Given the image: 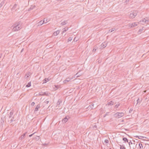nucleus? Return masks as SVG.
Listing matches in <instances>:
<instances>
[{
  "instance_id": "nucleus-13",
  "label": "nucleus",
  "mask_w": 149,
  "mask_h": 149,
  "mask_svg": "<svg viewBox=\"0 0 149 149\" xmlns=\"http://www.w3.org/2000/svg\"><path fill=\"white\" fill-rule=\"evenodd\" d=\"M67 23V21L65 20L62 22L61 23V25H64Z\"/></svg>"
},
{
  "instance_id": "nucleus-45",
  "label": "nucleus",
  "mask_w": 149,
  "mask_h": 149,
  "mask_svg": "<svg viewBox=\"0 0 149 149\" xmlns=\"http://www.w3.org/2000/svg\"><path fill=\"white\" fill-rule=\"evenodd\" d=\"M146 19H146V22H149V18H148L147 17L146 18Z\"/></svg>"
},
{
  "instance_id": "nucleus-23",
  "label": "nucleus",
  "mask_w": 149,
  "mask_h": 149,
  "mask_svg": "<svg viewBox=\"0 0 149 149\" xmlns=\"http://www.w3.org/2000/svg\"><path fill=\"white\" fill-rule=\"evenodd\" d=\"M68 29V27H65V28L63 29V32L64 33L66 31H67Z\"/></svg>"
},
{
  "instance_id": "nucleus-7",
  "label": "nucleus",
  "mask_w": 149,
  "mask_h": 149,
  "mask_svg": "<svg viewBox=\"0 0 149 149\" xmlns=\"http://www.w3.org/2000/svg\"><path fill=\"white\" fill-rule=\"evenodd\" d=\"M41 107L40 104H38L36 106V107L35 109L34 110V112H36L38 111V109Z\"/></svg>"
},
{
  "instance_id": "nucleus-18",
  "label": "nucleus",
  "mask_w": 149,
  "mask_h": 149,
  "mask_svg": "<svg viewBox=\"0 0 149 149\" xmlns=\"http://www.w3.org/2000/svg\"><path fill=\"white\" fill-rule=\"evenodd\" d=\"M131 25H132V26H131L132 27H135V26H137V24L136 23L134 22V23L132 24Z\"/></svg>"
},
{
  "instance_id": "nucleus-20",
  "label": "nucleus",
  "mask_w": 149,
  "mask_h": 149,
  "mask_svg": "<svg viewBox=\"0 0 149 149\" xmlns=\"http://www.w3.org/2000/svg\"><path fill=\"white\" fill-rule=\"evenodd\" d=\"M113 104V102L112 101H111L108 103V104L109 106L112 105Z\"/></svg>"
},
{
  "instance_id": "nucleus-1",
  "label": "nucleus",
  "mask_w": 149,
  "mask_h": 149,
  "mask_svg": "<svg viewBox=\"0 0 149 149\" xmlns=\"http://www.w3.org/2000/svg\"><path fill=\"white\" fill-rule=\"evenodd\" d=\"M13 26L12 29L13 31H17L20 30L21 29V26H20V24L19 22H17L15 23L14 24L13 26H12L11 27Z\"/></svg>"
},
{
  "instance_id": "nucleus-21",
  "label": "nucleus",
  "mask_w": 149,
  "mask_h": 149,
  "mask_svg": "<svg viewBox=\"0 0 149 149\" xmlns=\"http://www.w3.org/2000/svg\"><path fill=\"white\" fill-rule=\"evenodd\" d=\"M116 30L115 28H113L109 30V32H111Z\"/></svg>"
},
{
  "instance_id": "nucleus-46",
  "label": "nucleus",
  "mask_w": 149,
  "mask_h": 149,
  "mask_svg": "<svg viewBox=\"0 0 149 149\" xmlns=\"http://www.w3.org/2000/svg\"><path fill=\"white\" fill-rule=\"evenodd\" d=\"M109 113V112H108V113H106V114L104 115V116H103V117H105L106 116H107V114L108 113Z\"/></svg>"
},
{
  "instance_id": "nucleus-37",
  "label": "nucleus",
  "mask_w": 149,
  "mask_h": 149,
  "mask_svg": "<svg viewBox=\"0 0 149 149\" xmlns=\"http://www.w3.org/2000/svg\"><path fill=\"white\" fill-rule=\"evenodd\" d=\"M3 4V2H1V3L0 4V8H1Z\"/></svg>"
},
{
  "instance_id": "nucleus-54",
  "label": "nucleus",
  "mask_w": 149,
  "mask_h": 149,
  "mask_svg": "<svg viewBox=\"0 0 149 149\" xmlns=\"http://www.w3.org/2000/svg\"><path fill=\"white\" fill-rule=\"evenodd\" d=\"M1 58V56H0V58Z\"/></svg>"
},
{
  "instance_id": "nucleus-16",
  "label": "nucleus",
  "mask_w": 149,
  "mask_h": 149,
  "mask_svg": "<svg viewBox=\"0 0 149 149\" xmlns=\"http://www.w3.org/2000/svg\"><path fill=\"white\" fill-rule=\"evenodd\" d=\"M68 120V119L66 117H65L64 119H63L62 121L63 123H65Z\"/></svg>"
},
{
  "instance_id": "nucleus-19",
  "label": "nucleus",
  "mask_w": 149,
  "mask_h": 149,
  "mask_svg": "<svg viewBox=\"0 0 149 149\" xmlns=\"http://www.w3.org/2000/svg\"><path fill=\"white\" fill-rule=\"evenodd\" d=\"M50 93H49V92H44L43 93V96L44 95H46V96H48L49 95V94Z\"/></svg>"
},
{
  "instance_id": "nucleus-48",
  "label": "nucleus",
  "mask_w": 149,
  "mask_h": 149,
  "mask_svg": "<svg viewBox=\"0 0 149 149\" xmlns=\"http://www.w3.org/2000/svg\"><path fill=\"white\" fill-rule=\"evenodd\" d=\"M33 134H31L29 136V137H31V136H32V135H33Z\"/></svg>"
},
{
  "instance_id": "nucleus-35",
  "label": "nucleus",
  "mask_w": 149,
  "mask_h": 149,
  "mask_svg": "<svg viewBox=\"0 0 149 149\" xmlns=\"http://www.w3.org/2000/svg\"><path fill=\"white\" fill-rule=\"evenodd\" d=\"M43 93L42 92H40L39 93V94L40 95L43 96Z\"/></svg>"
},
{
  "instance_id": "nucleus-41",
  "label": "nucleus",
  "mask_w": 149,
  "mask_h": 149,
  "mask_svg": "<svg viewBox=\"0 0 149 149\" xmlns=\"http://www.w3.org/2000/svg\"><path fill=\"white\" fill-rule=\"evenodd\" d=\"M35 104V103H34V102H33L31 103V106H33Z\"/></svg>"
},
{
  "instance_id": "nucleus-28",
  "label": "nucleus",
  "mask_w": 149,
  "mask_h": 149,
  "mask_svg": "<svg viewBox=\"0 0 149 149\" xmlns=\"http://www.w3.org/2000/svg\"><path fill=\"white\" fill-rule=\"evenodd\" d=\"M81 75V74H79V72H77L76 74H75V76L76 77H79Z\"/></svg>"
},
{
  "instance_id": "nucleus-24",
  "label": "nucleus",
  "mask_w": 149,
  "mask_h": 149,
  "mask_svg": "<svg viewBox=\"0 0 149 149\" xmlns=\"http://www.w3.org/2000/svg\"><path fill=\"white\" fill-rule=\"evenodd\" d=\"M31 86V82H29L28 83V84L26 85V87H30Z\"/></svg>"
},
{
  "instance_id": "nucleus-33",
  "label": "nucleus",
  "mask_w": 149,
  "mask_h": 149,
  "mask_svg": "<svg viewBox=\"0 0 149 149\" xmlns=\"http://www.w3.org/2000/svg\"><path fill=\"white\" fill-rule=\"evenodd\" d=\"M49 102V101L47 99L44 102V103L46 104H47Z\"/></svg>"
},
{
  "instance_id": "nucleus-27",
  "label": "nucleus",
  "mask_w": 149,
  "mask_h": 149,
  "mask_svg": "<svg viewBox=\"0 0 149 149\" xmlns=\"http://www.w3.org/2000/svg\"><path fill=\"white\" fill-rule=\"evenodd\" d=\"M128 144H129V146H130V148H131V147L130 146V145L131 144H133L134 145H135V143H133L132 142H131V141H130V142H128Z\"/></svg>"
},
{
  "instance_id": "nucleus-32",
  "label": "nucleus",
  "mask_w": 149,
  "mask_h": 149,
  "mask_svg": "<svg viewBox=\"0 0 149 149\" xmlns=\"http://www.w3.org/2000/svg\"><path fill=\"white\" fill-rule=\"evenodd\" d=\"M141 22H143L146 23V18H144L143 19L141 20Z\"/></svg>"
},
{
  "instance_id": "nucleus-40",
  "label": "nucleus",
  "mask_w": 149,
  "mask_h": 149,
  "mask_svg": "<svg viewBox=\"0 0 149 149\" xmlns=\"http://www.w3.org/2000/svg\"><path fill=\"white\" fill-rule=\"evenodd\" d=\"M128 25V26H129V27H130V28H132V26H132V25H131V24H129Z\"/></svg>"
},
{
  "instance_id": "nucleus-43",
  "label": "nucleus",
  "mask_w": 149,
  "mask_h": 149,
  "mask_svg": "<svg viewBox=\"0 0 149 149\" xmlns=\"http://www.w3.org/2000/svg\"><path fill=\"white\" fill-rule=\"evenodd\" d=\"M96 49L94 48L93 49V52H95L96 51Z\"/></svg>"
},
{
  "instance_id": "nucleus-36",
  "label": "nucleus",
  "mask_w": 149,
  "mask_h": 149,
  "mask_svg": "<svg viewBox=\"0 0 149 149\" xmlns=\"http://www.w3.org/2000/svg\"><path fill=\"white\" fill-rule=\"evenodd\" d=\"M120 105V104H116L115 106V107L116 108H117L118 107V106H119Z\"/></svg>"
},
{
  "instance_id": "nucleus-12",
  "label": "nucleus",
  "mask_w": 149,
  "mask_h": 149,
  "mask_svg": "<svg viewBox=\"0 0 149 149\" xmlns=\"http://www.w3.org/2000/svg\"><path fill=\"white\" fill-rule=\"evenodd\" d=\"M71 80V79L69 78H66L64 81L63 82L64 83H66V81L69 82Z\"/></svg>"
},
{
  "instance_id": "nucleus-10",
  "label": "nucleus",
  "mask_w": 149,
  "mask_h": 149,
  "mask_svg": "<svg viewBox=\"0 0 149 149\" xmlns=\"http://www.w3.org/2000/svg\"><path fill=\"white\" fill-rule=\"evenodd\" d=\"M13 111H11L9 115H8V118H9L10 119L11 117H13V116H14L13 115Z\"/></svg>"
},
{
  "instance_id": "nucleus-31",
  "label": "nucleus",
  "mask_w": 149,
  "mask_h": 149,
  "mask_svg": "<svg viewBox=\"0 0 149 149\" xmlns=\"http://www.w3.org/2000/svg\"><path fill=\"white\" fill-rule=\"evenodd\" d=\"M49 81V80L48 79H47L46 78H45L44 80V82L46 83L47 81Z\"/></svg>"
},
{
  "instance_id": "nucleus-29",
  "label": "nucleus",
  "mask_w": 149,
  "mask_h": 149,
  "mask_svg": "<svg viewBox=\"0 0 149 149\" xmlns=\"http://www.w3.org/2000/svg\"><path fill=\"white\" fill-rule=\"evenodd\" d=\"M120 149H126L123 145H120Z\"/></svg>"
},
{
  "instance_id": "nucleus-17",
  "label": "nucleus",
  "mask_w": 149,
  "mask_h": 149,
  "mask_svg": "<svg viewBox=\"0 0 149 149\" xmlns=\"http://www.w3.org/2000/svg\"><path fill=\"white\" fill-rule=\"evenodd\" d=\"M123 140L125 142H127V143L128 142V140L126 138L123 137Z\"/></svg>"
},
{
  "instance_id": "nucleus-8",
  "label": "nucleus",
  "mask_w": 149,
  "mask_h": 149,
  "mask_svg": "<svg viewBox=\"0 0 149 149\" xmlns=\"http://www.w3.org/2000/svg\"><path fill=\"white\" fill-rule=\"evenodd\" d=\"M26 133V132L21 135L19 138V139L20 140H22L23 139H24L25 137V136Z\"/></svg>"
},
{
  "instance_id": "nucleus-30",
  "label": "nucleus",
  "mask_w": 149,
  "mask_h": 149,
  "mask_svg": "<svg viewBox=\"0 0 149 149\" xmlns=\"http://www.w3.org/2000/svg\"><path fill=\"white\" fill-rule=\"evenodd\" d=\"M141 100H140L139 99V98L138 99V100H137V103H140L141 102Z\"/></svg>"
},
{
  "instance_id": "nucleus-4",
  "label": "nucleus",
  "mask_w": 149,
  "mask_h": 149,
  "mask_svg": "<svg viewBox=\"0 0 149 149\" xmlns=\"http://www.w3.org/2000/svg\"><path fill=\"white\" fill-rule=\"evenodd\" d=\"M62 101L60 100H58L57 104L56 107H57V109H61V107L60 108V106L61 105V104L62 103Z\"/></svg>"
},
{
  "instance_id": "nucleus-34",
  "label": "nucleus",
  "mask_w": 149,
  "mask_h": 149,
  "mask_svg": "<svg viewBox=\"0 0 149 149\" xmlns=\"http://www.w3.org/2000/svg\"><path fill=\"white\" fill-rule=\"evenodd\" d=\"M104 143H105V144H107L109 143L108 140L107 139H105L104 140Z\"/></svg>"
},
{
  "instance_id": "nucleus-5",
  "label": "nucleus",
  "mask_w": 149,
  "mask_h": 149,
  "mask_svg": "<svg viewBox=\"0 0 149 149\" xmlns=\"http://www.w3.org/2000/svg\"><path fill=\"white\" fill-rule=\"evenodd\" d=\"M17 4H15L13 7L11 9V10L12 11V12H15L16 10V7H17Z\"/></svg>"
},
{
  "instance_id": "nucleus-15",
  "label": "nucleus",
  "mask_w": 149,
  "mask_h": 149,
  "mask_svg": "<svg viewBox=\"0 0 149 149\" xmlns=\"http://www.w3.org/2000/svg\"><path fill=\"white\" fill-rule=\"evenodd\" d=\"M59 32H60V31H59L58 30V31H57L54 32V36H57L58 34H59Z\"/></svg>"
},
{
  "instance_id": "nucleus-3",
  "label": "nucleus",
  "mask_w": 149,
  "mask_h": 149,
  "mask_svg": "<svg viewBox=\"0 0 149 149\" xmlns=\"http://www.w3.org/2000/svg\"><path fill=\"white\" fill-rule=\"evenodd\" d=\"M138 12L136 11H134L132 13H130L129 15V17L130 18H133L136 15Z\"/></svg>"
},
{
  "instance_id": "nucleus-50",
  "label": "nucleus",
  "mask_w": 149,
  "mask_h": 149,
  "mask_svg": "<svg viewBox=\"0 0 149 149\" xmlns=\"http://www.w3.org/2000/svg\"><path fill=\"white\" fill-rule=\"evenodd\" d=\"M57 86H56V85H55V87L56 88H57Z\"/></svg>"
},
{
  "instance_id": "nucleus-47",
  "label": "nucleus",
  "mask_w": 149,
  "mask_h": 149,
  "mask_svg": "<svg viewBox=\"0 0 149 149\" xmlns=\"http://www.w3.org/2000/svg\"><path fill=\"white\" fill-rule=\"evenodd\" d=\"M30 73H29L28 74V75L26 77V78H27L28 77H29V75H30V74H30Z\"/></svg>"
},
{
  "instance_id": "nucleus-49",
  "label": "nucleus",
  "mask_w": 149,
  "mask_h": 149,
  "mask_svg": "<svg viewBox=\"0 0 149 149\" xmlns=\"http://www.w3.org/2000/svg\"><path fill=\"white\" fill-rule=\"evenodd\" d=\"M129 0H126L125 1V2H129Z\"/></svg>"
},
{
  "instance_id": "nucleus-42",
  "label": "nucleus",
  "mask_w": 149,
  "mask_h": 149,
  "mask_svg": "<svg viewBox=\"0 0 149 149\" xmlns=\"http://www.w3.org/2000/svg\"><path fill=\"white\" fill-rule=\"evenodd\" d=\"M36 139H37L38 140L39 139V137L38 136H37L36 137Z\"/></svg>"
},
{
  "instance_id": "nucleus-14",
  "label": "nucleus",
  "mask_w": 149,
  "mask_h": 149,
  "mask_svg": "<svg viewBox=\"0 0 149 149\" xmlns=\"http://www.w3.org/2000/svg\"><path fill=\"white\" fill-rule=\"evenodd\" d=\"M135 137L136 138H137L139 139H141L142 138H146V137L141 136H135Z\"/></svg>"
},
{
  "instance_id": "nucleus-44",
  "label": "nucleus",
  "mask_w": 149,
  "mask_h": 149,
  "mask_svg": "<svg viewBox=\"0 0 149 149\" xmlns=\"http://www.w3.org/2000/svg\"><path fill=\"white\" fill-rule=\"evenodd\" d=\"M133 110V109H130V110H129V112L130 113H131Z\"/></svg>"
},
{
  "instance_id": "nucleus-25",
  "label": "nucleus",
  "mask_w": 149,
  "mask_h": 149,
  "mask_svg": "<svg viewBox=\"0 0 149 149\" xmlns=\"http://www.w3.org/2000/svg\"><path fill=\"white\" fill-rule=\"evenodd\" d=\"M143 28L144 27H143V28H142V29H140L139 30V31H138V34H140L141 33V32L142 31Z\"/></svg>"
},
{
  "instance_id": "nucleus-38",
  "label": "nucleus",
  "mask_w": 149,
  "mask_h": 149,
  "mask_svg": "<svg viewBox=\"0 0 149 149\" xmlns=\"http://www.w3.org/2000/svg\"><path fill=\"white\" fill-rule=\"evenodd\" d=\"M139 146L140 148H141V146H142V148H143L142 144L141 143H139Z\"/></svg>"
},
{
  "instance_id": "nucleus-55",
  "label": "nucleus",
  "mask_w": 149,
  "mask_h": 149,
  "mask_svg": "<svg viewBox=\"0 0 149 149\" xmlns=\"http://www.w3.org/2000/svg\"><path fill=\"white\" fill-rule=\"evenodd\" d=\"M75 38H74V40H75Z\"/></svg>"
},
{
  "instance_id": "nucleus-52",
  "label": "nucleus",
  "mask_w": 149,
  "mask_h": 149,
  "mask_svg": "<svg viewBox=\"0 0 149 149\" xmlns=\"http://www.w3.org/2000/svg\"><path fill=\"white\" fill-rule=\"evenodd\" d=\"M45 18V21H47V19H46V18Z\"/></svg>"
},
{
  "instance_id": "nucleus-6",
  "label": "nucleus",
  "mask_w": 149,
  "mask_h": 149,
  "mask_svg": "<svg viewBox=\"0 0 149 149\" xmlns=\"http://www.w3.org/2000/svg\"><path fill=\"white\" fill-rule=\"evenodd\" d=\"M45 18H44L43 19V20H41L40 21L38 22V26H41L43 24L45 23H46L47 22H45Z\"/></svg>"
},
{
  "instance_id": "nucleus-22",
  "label": "nucleus",
  "mask_w": 149,
  "mask_h": 149,
  "mask_svg": "<svg viewBox=\"0 0 149 149\" xmlns=\"http://www.w3.org/2000/svg\"><path fill=\"white\" fill-rule=\"evenodd\" d=\"M35 7V6H31L28 9V11H29L33 9Z\"/></svg>"
},
{
  "instance_id": "nucleus-53",
  "label": "nucleus",
  "mask_w": 149,
  "mask_h": 149,
  "mask_svg": "<svg viewBox=\"0 0 149 149\" xmlns=\"http://www.w3.org/2000/svg\"><path fill=\"white\" fill-rule=\"evenodd\" d=\"M57 1H61V0H57Z\"/></svg>"
},
{
  "instance_id": "nucleus-2",
  "label": "nucleus",
  "mask_w": 149,
  "mask_h": 149,
  "mask_svg": "<svg viewBox=\"0 0 149 149\" xmlns=\"http://www.w3.org/2000/svg\"><path fill=\"white\" fill-rule=\"evenodd\" d=\"M124 115V113L123 112H117L114 114V116L116 118H119Z\"/></svg>"
},
{
  "instance_id": "nucleus-39",
  "label": "nucleus",
  "mask_w": 149,
  "mask_h": 149,
  "mask_svg": "<svg viewBox=\"0 0 149 149\" xmlns=\"http://www.w3.org/2000/svg\"><path fill=\"white\" fill-rule=\"evenodd\" d=\"M72 40V38H69L68 39V41H71Z\"/></svg>"
},
{
  "instance_id": "nucleus-9",
  "label": "nucleus",
  "mask_w": 149,
  "mask_h": 149,
  "mask_svg": "<svg viewBox=\"0 0 149 149\" xmlns=\"http://www.w3.org/2000/svg\"><path fill=\"white\" fill-rule=\"evenodd\" d=\"M107 45V44L105 42L103 43L101 45V48H104L106 47Z\"/></svg>"
},
{
  "instance_id": "nucleus-11",
  "label": "nucleus",
  "mask_w": 149,
  "mask_h": 149,
  "mask_svg": "<svg viewBox=\"0 0 149 149\" xmlns=\"http://www.w3.org/2000/svg\"><path fill=\"white\" fill-rule=\"evenodd\" d=\"M15 119L14 118V116H13L12 117L10 118V123H12L13 121H15Z\"/></svg>"
},
{
  "instance_id": "nucleus-51",
  "label": "nucleus",
  "mask_w": 149,
  "mask_h": 149,
  "mask_svg": "<svg viewBox=\"0 0 149 149\" xmlns=\"http://www.w3.org/2000/svg\"><path fill=\"white\" fill-rule=\"evenodd\" d=\"M124 120H122V122H124Z\"/></svg>"
},
{
  "instance_id": "nucleus-26",
  "label": "nucleus",
  "mask_w": 149,
  "mask_h": 149,
  "mask_svg": "<svg viewBox=\"0 0 149 149\" xmlns=\"http://www.w3.org/2000/svg\"><path fill=\"white\" fill-rule=\"evenodd\" d=\"M94 105V104L93 103H92L90 105H89L88 107H90L92 109H93V107Z\"/></svg>"
}]
</instances>
